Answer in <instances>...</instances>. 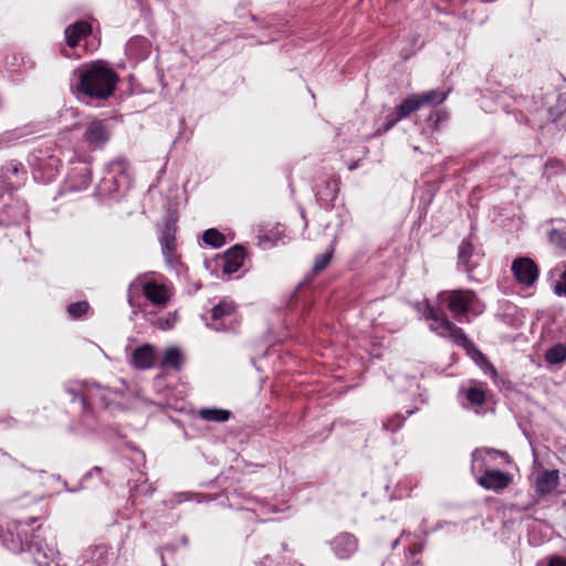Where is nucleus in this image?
<instances>
[{
	"instance_id": "f257e3e1",
	"label": "nucleus",
	"mask_w": 566,
	"mask_h": 566,
	"mask_svg": "<svg viewBox=\"0 0 566 566\" xmlns=\"http://www.w3.org/2000/svg\"><path fill=\"white\" fill-rule=\"evenodd\" d=\"M116 73L102 62L83 67L78 75V92L98 99L109 97L117 83Z\"/></svg>"
},
{
	"instance_id": "f03ea898",
	"label": "nucleus",
	"mask_w": 566,
	"mask_h": 566,
	"mask_svg": "<svg viewBox=\"0 0 566 566\" xmlns=\"http://www.w3.org/2000/svg\"><path fill=\"white\" fill-rule=\"evenodd\" d=\"M422 315L427 321H430V329L439 336L449 338L465 350L474 348V344L469 339L463 329L451 322L446 314L438 312L429 302L424 303Z\"/></svg>"
},
{
	"instance_id": "7ed1b4c3",
	"label": "nucleus",
	"mask_w": 566,
	"mask_h": 566,
	"mask_svg": "<svg viewBox=\"0 0 566 566\" xmlns=\"http://www.w3.org/2000/svg\"><path fill=\"white\" fill-rule=\"evenodd\" d=\"M438 298L441 304L453 314L459 323L464 322L465 315L472 311L476 302V294L471 290H450L439 293Z\"/></svg>"
},
{
	"instance_id": "20e7f679",
	"label": "nucleus",
	"mask_w": 566,
	"mask_h": 566,
	"mask_svg": "<svg viewBox=\"0 0 566 566\" xmlns=\"http://www.w3.org/2000/svg\"><path fill=\"white\" fill-rule=\"evenodd\" d=\"M35 520H30V523L15 522L9 528L7 535L3 537V543L7 548L13 553H21L23 551H31L32 548H40V543L36 541L38 535L32 534L29 536L28 527L34 523Z\"/></svg>"
},
{
	"instance_id": "39448f33",
	"label": "nucleus",
	"mask_w": 566,
	"mask_h": 566,
	"mask_svg": "<svg viewBox=\"0 0 566 566\" xmlns=\"http://www.w3.org/2000/svg\"><path fill=\"white\" fill-rule=\"evenodd\" d=\"M133 286H139L144 296L155 306L165 307L169 301L170 296L167 286L155 280L137 277L132 283V287Z\"/></svg>"
},
{
	"instance_id": "423d86ee",
	"label": "nucleus",
	"mask_w": 566,
	"mask_h": 566,
	"mask_svg": "<svg viewBox=\"0 0 566 566\" xmlns=\"http://www.w3.org/2000/svg\"><path fill=\"white\" fill-rule=\"evenodd\" d=\"M512 272L520 284L532 286L538 277V268L530 258H518L512 263Z\"/></svg>"
},
{
	"instance_id": "0eeeda50",
	"label": "nucleus",
	"mask_w": 566,
	"mask_h": 566,
	"mask_svg": "<svg viewBox=\"0 0 566 566\" xmlns=\"http://www.w3.org/2000/svg\"><path fill=\"white\" fill-rule=\"evenodd\" d=\"M211 318L213 324L208 326L217 332L228 331L230 327L226 325V321L229 319L232 323L235 318V305L232 302L222 301L218 303L211 311ZM234 326H231L233 328Z\"/></svg>"
},
{
	"instance_id": "6e6552de",
	"label": "nucleus",
	"mask_w": 566,
	"mask_h": 566,
	"mask_svg": "<svg viewBox=\"0 0 566 566\" xmlns=\"http://www.w3.org/2000/svg\"><path fill=\"white\" fill-rule=\"evenodd\" d=\"M476 481L483 489L501 491L512 483V475L500 470L489 469Z\"/></svg>"
},
{
	"instance_id": "1a4fd4ad",
	"label": "nucleus",
	"mask_w": 566,
	"mask_h": 566,
	"mask_svg": "<svg viewBox=\"0 0 566 566\" xmlns=\"http://www.w3.org/2000/svg\"><path fill=\"white\" fill-rule=\"evenodd\" d=\"M84 139L94 147H103L109 139V133L102 120L95 119L87 125Z\"/></svg>"
},
{
	"instance_id": "9d476101",
	"label": "nucleus",
	"mask_w": 566,
	"mask_h": 566,
	"mask_svg": "<svg viewBox=\"0 0 566 566\" xmlns=\"http://www.w3.org/2000/svg\"><path fill=\"white\" fill-rule=\"evenodd\" d=\"M357 539L354 535L342 533L332 541V547L339 558H348L357 551Z\"/></svg>"
},
{
	"instance_id": "9b49d317",
	"label": "nucleus",
	"mask_w": 566,
	"mask_h": 566,
	"mask_svg": "<svg viewBox=\"0 0 566 566\" xmlns=\"http://www.w3.org/2000/svg\"><path fill=\"white\" fill-rule=\"evenodd\" d=\"M92 32V27L86 21H77L69 25L65 31V40L69 46L75 48L77 43Z\"/></svg>"
},
{
	"instance_id": "f8f14e48",
	"label": "nucleus",
	"mask_w": 566,
	"mask_h": 566,
	"mask_svg": "<svg viewBox=\"0 0 566 566\" xmlns=\"http://www.w3.org/2000/svg\"><path fill=\"white\" fill-rule=\"evenodd\" d=\"M245 251L242 247L235 245L229 249L223 255V272L235 273L243 265Z\"/></svg>"
},
{
	"instance_id": "ddd939ff",
	"label": "nucleus",
	"mask_w": 566,
	"mask_h": 566,
	"mask_svg": "<svg viewBox=\"0 0 566 566\" xmlns=\"http://www.w3.org/2000/svg\"><path fill=\"white\" fill-rule=\"evenodd\" d=\"M133 365L139 369H147L154 365L155 350L149 344L137 347L132 355Z\"/></svg>"
},
{
	"instance_id": "4468645a",
	"label": "nucleus",
	"mask_w": 566,
	"mask_h": 566,
	"mask_svg": "<svg viewBox=\"0 0 566 566\" xmlns=\"http://www.w3.org/2000/svg\"><path fill=\"white\" fill-rule=\"evenodd\" d=\"M559 481V475L557 470L553 471H544L536 479V492L541 495H545L554 491Z\"/></svg>"
},
{
	"instance_id": "2eb2a0df",
	"label": "nucleus",
	"mask_w": 566,
	"mask_h": 566,
	"mask_svg": "<svg viewBox=\"0 0 566 566\" xmlns=\"http://www.w3.org/2000/svg\"><path fill=\"white\" fill-rule=\"evenodd\" d=\"M231 412L224 409L203 408L199 410L202 420L211 422H226L230 419Z\"/></svg>"
},
{
	"instance_id": "dca6fc26",
	"label": "nucleus",
	"mask_w": 566,
	"mask_h": 566,
	"mask_svg": "<svg viewBox=\"0 0 566 566\" xmlns=\"http://www.w3.org/2000/svg\"><path fill=\"white\" fill-rule=\"evenodd\" d=\"M184 356L180 349L177 347H169L164 353L163 366L164 367H172L176 370H179L184 364Z\"/></svg>"
},
{
	"instance_id": "f3484780",
	"label": "nucleus",
	"mask_w": 566,
	"mask_h": 566,
	"mask_svg": "<svg viewBox=\"0 0 566 566\" xmlns=\"http://www.w3.org/2000/svg\"><path fill=\"white\" fill-rule=\"evenodd\" d=\"M421 107L418 95L412 94L405 98L401 104L397 107V115L400 119L408 117L411 113L418 111Z\"/></svg>"
},
{
	"instance_id": "a211bd4d",
	"label": "nucleus",
	"mask_w": 566,
	"mask_h": 566,
	"mask_svg": "<svg viewBox=\"0 0 566 566\" xmlns=\"http://www.w3.org/2000/svg\"><path fill=\"white\" fill-rule=\"evenodd\" d=\"M420 105H439L443 103L447 98V92L441 90H431L428 92H423L422 94H417Z\"/></svg>"
},
{
	"instance_id": "6ab92c4d",
	"label": "nucleus",
	"mask_w": 566,
	"mask_h": 566,
	"mask_svg": "<svg viewBox=\"0 0 566 566\" xmlns=\"http://www.w3.org/2000/svg\"><path fill=\"white\" fill-rule=\"evenodd\" d=\"M160 244H161L163 253L167 258H170L176 249V239H175V234H174V231L171 230V228L167 227L163 231V234L160 237Z\"/></svg>"
},
{
	"instance_id": "aec40b11",
	"label": "nucleus",
	"mask_w": 566,
	"mask_h": 566,
	"mask_svg": "<svg viewBox=\"0 0 566 566\" xmlns=\"http://www.w3.org/2000/svg\"><path fill=\"white\" fill-rule=\"evenodd\" d=\"M546 360L549 364H559L566 360V346L557 344L549 348L545 355Z\"/></svg>"
},
{
	"instance_id": "412c9836",
	"label": "nucleus",
	"mask_w": 566,
	"mask_h": 566,
	"mask_svg": "<svg viewBox=\"0 0 566 566\" xmlns=\"http://www.w3.org/2000/svg\"><path fill=\"white\" fill-rule=\"evenodd\" d=\"M202 240L212 248H220L226 243L224 235L216 229H208L203 232Z\"/></svg>"
},
{
	"instance_id": "4be33fe9",
	"label": "nucleus",
	"mask_w": 566,
	"mask_h": 566,
	"mask_svg": "<svg viewBox=\"0 0 566 566\" xmlns=\"http://www.w3.org/2000/svg\"><path fill=\"white\" fill-rule=\"evenodd\" d=\"M465 397L474 406H482L485 402V391L481 387L473 386L468 388Z\"/></svg>"
},
{
	"instance_id": "5701e85b",
	"label": "nucleus",
	"mask_w": 566,
	"mask_h": 566,
	"mask_svg": "<svg viewBox=\"0 0 566 566\" xmlns=\"http://www.w3.org/2000/svg\"><path fill=\"white\" fill-rule=\"evenodd\" d=\"M66 392L71 396L72 401H74L77 398H81L83 409L87 408L88 402L85 395V387L82 384H73L69 386Z\"/></svg>"
},
{
	"instance_id": "b1692460",
	"label": "nucleus",
	"mask_w": 566,
	"mask_h": 566,
	"mask_svg": "<svg viewBox=\"0 0 566 566\" xmlns=\"http://www.w3.org/2000/svg\"><path fill=\"white\" fill-rule=\"evenodd\" d=\"M90 305L86 301L72 303L67 306V313L73 318H80L88 311Z\"/></svg>"
},
{
	"instance_id": "393cba45",
	"label": "nucleus",
	"mask_w": 566,
	"mask_h": 566,
	"mask_svg": "<svg viewBox=\"0 0 566 566\" xmlns=\"http://www.w3.org/2000/svg\"><path fill=\"white\" fill-rule=\"evenodd\" d=\"M473 253V245L470 242L463 241L459 248V262L467 265Z\"/></svg>"
},
{
	"instance_id": "a878e982",
	"label": "nucleus",
	"mask_w": 566,
	"mask_h": 566,
	"mask_svg": "<svg viewBox=\"0 0 566 566\" xmlns=\"http://www.w3.org/2000/svg\"><path fill=\"white\" fill-rule=\"evenodd\" d=\"M549 241L559 249L566 250V232L554 229L549 232Z\"/></svg>"
},
{
	"instance_id": "bb28decb",
	"label": "nucleus",
	"mask_w": 566,
	"mask_h": 566,
	"mask_svg": "<svg viewBox=\"0 0 566 566\" xmlns=\"http://www.w3.org/2000/svg\"><path fill=\"white\" fill-rule=\"evenodd\" d=\"M332 255H333V250L331 251H327L326 253H324L323 255H321L314 263L313 265V272L314 273H319L322 272L329 263L331 259H332Z\"/></svg>"
},
{
	"instance_id": "cd10ccee",
	"label": "nucleus",
	"mask_w": 566,
	"mask_h": 566,
	"mask_svg": "<svg viewBox=\"0 0 566 566\" xmlns=\"http://www.w3.org/2000/svg\"><path fill=\"white\" fill-rule=\"evenodd\" d=\"M21 168L22 166L20 164L10 163L2 168V175L7 178H10V175L18 176Z\"/></svg>"
},
{
	"instance_id": "c85d7f7f",
	"label": "nucleus",
	"mask_w": 566,
	"mask_h": 566,
	"mask_svg": "<svg viewBox=\"0 0 566 566\" xmlns=\"http://www.w3.org/2000/svg\"><path fill=\"white\" fill-rule=\"evenodd\" d=\"M554 291L559 296H566V270L560 274V280L556 282Z\"/></svg>"
},
{
	"instance_id": "c756f323",
	"label": "nucleus",
	"mask_w": 566,
	"mask_h": 566,
	"mask_svg": "<svg viewBox=\"0 0 566 566\" xmlns=\"http://www.w3.org/2000/svg\"><path fill=\"white\" fill-rule=\"evenodd\" d=\"M400 120V117L396 114H389L387 117H386V120L382 125V129L384 132H388L389 129H391L396 123H398Z\"/></svg>"
},
{
	"instance_id": "7c9ffc66",
	"label": "nucleus",
	"mask_w": 566,
	"mask_h": 566,
	"mask_svg": "<svg viewBox=\"0 0 566 566\" xmlns=\"http://www.w3.org/2000/svg\"><path fill=\"white\" fill-rule=\"evenodd\" d=\"M548 566H566V559L558 556L552 557L548 562Z\"/></svg>"
},
{
	"instance_id": "2f4dec72",
	"label": "nucleus",
	"mask_w": 566,
	"mask_h": 566,
	"mask_svg": "<svg viewBox=\"0 0 566 566\" xmlns=\"http://www.w3.org/2000/svg\"><path fill=\"white\" fill-rule=\"evenodd\" d=\"M493 452H494V453H497V454H500V455H502V457H507L505 452H499V451H493Z\"/></svg>"
},
{
	"instance_id": "473e14b6",
	"label": "nucleus",
	"mask_w": 566,
	"mask_h": 566,
	"mask_svg": "<svg viewBox=\"0 0 566 566\" xmlns=\"http://www.w3.org/2000/svg\"><path fill=\"white\" fill-rule=\"evenodd\" d=\"M386 429H389V423L384 424Z\"/></svg>"
}]
</instances>
